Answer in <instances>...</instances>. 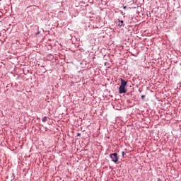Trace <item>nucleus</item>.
Here are the masks:
<instances>
[{
    "label": "nucleus",
    "mask_w": 181,
    "mask_h": 181,
    "mask_svg": "<svg viewBox=\"0 0 181 181\" xmlns=\"http://www.w3.org/2000/svg\"><path fill=\"white\" fill-rule=\"evenodd\" d=\"M122 25H124V21H119L118 26H119L121 28V26H122Z\"/></svg>",
    "instance_id": "7ed1b4c3"
},
{
    "label": "nucleus",
    "mask_w": 181,
    "mask_h": 181,
    "mask_svg": "<svg viewBox=\"0 0 181 181\" xmlns=\"http://www.w3.org/2000/svg\"><path fill=\"white\" fill-rule=\"evenodd\" d=\"M81 136V134L78 133V136Z\"/></svg>",
    "instance_id": "0eeeda50"
},
{
    "label": "nucleus",
    "mask_w": 181,
    "mask_h": 181,
    "mask_svg": "<svg viewBox=\"0 0 181 181\" xmlns=\"http://www.w3.org/2000/svg\"><path fill=\"white\" fill-rule=\"evenodd\" d=\"M124 155H125V152H122V156H124Z\"/></svg>",
    "instance_id": "6e6552de"
},
{
    "label": "nucleus",
    "mask_w": 181,
    "mask_h": 181,
    "mask_svg": "<svg viewBox=\"0 0 181 181\" xmlns=\"http://www.w3.org/2000/svg\"><path fill=\"white\" fill-rule=\"evenodd\" d=\"M123 8H124V9H127V6H123Z\"/></svg>",
    "instance_id": "423d86ee"
},
{
    "label": "nucleus",
    "mask_w": 181,
    "mask_h": 181,
    "mask_svg": "<svg viewBox=\"0 0 181 181\" xmlns=\"http://www.w3.org/2000/svg\"><path fill=\"white\" fill-rule=\"evenodd\" d=\"M112 162H114L115 163H117V162H118V154L117 153H114L110 155Z\"/></svg>",
    "instance_id": "f03ea898"
},
{
    "label": "nucleus",
    "mask_w": 181,
    "mask_h": 181,
    "mask_svg": "<svg viewBox=\"0 0 181 181\" xmlns=\"http://www.w3.org/2000/svg\"><path fill=\"white\" fill-rule=\"evenodd\" d=\"M141 98L144 100V98H145V95H141Z\"/></svg>",
    "instance_id": "39448f33"
},
{
    "label": "nucleus",
    "mask_w": 181,
    "mask_h": 181,
    "mask_svg": "<svg viewBox=\"0 0 181 181\" xmlns=\"http://www.w3.org/2000/svg\"><path fill=\"white\" fill-rule=\"evenodd\" d=\"M127 81L122 78H121V84L119 88V94H125L127 93V89H125V87H127Z\"/></svg>",
    "instance_id": "f257e3e1"
},
{
    "label": "nucleus",
    "mask_w": 181,
    "mask_h": 181,
    "mask_svg": "<svg viewBox=\"0 0 181 181\" xmlns=\"http://www.w3.org/2000/svg\"><path fill=\"white\" fill-rule=\"evenodd\" d=\"M46 121H47V117H45L42 119V122H46Z\"/></svg>",
    "instance_id": "20e7f679"
}]
</instances>
